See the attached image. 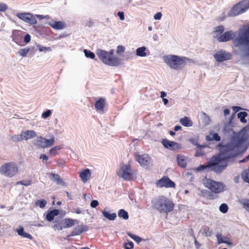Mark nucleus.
I'll return each instance as SVG.
<instances>
[{
  "label": "nucleus",
  "instance_id": "1",
  "mask_svg": "<svg viewBox=\"0 0 249 249\" xmlns=\"http://www.w3.org/2000/svg\"><path fill=\"white\" fill-rule=\"evenodd\" d=\"M247 138L243 135H238L233 136L230 142L226 144L219 143L217 145L219 150V155L213 156L207 165L200 164L195 168V170L199 172L209 168L216 174L221 173L228 166L227 163L220 164L221 162H227L242 156L247 150L249 144H244Z\"/></svg>",
  "mask_w": 249,
  "mask_h": 249
},
{
  "label": "nucleus",
  "instance_id": "2",
  "mask_svg": "<svg viewBox=\"0 0 249 249\" xmlns=\"http://www.w3.org/2000/svg\"><path fill=\"white\" fill-rule=\"evenodd\" d=\"M202 182L205 187L211 191L207 190L201 191V196L207 199L213 200L215 198L214 195L212 193L219 194L225 190L226 185L224 183L214 181L206 176L202 179Z\"/></svg>",
  "mask_w": 249,
  "mask_h": 249
},
{
  "label": "nucleus",
  "instance_id": "3",
  "mask_svg": "<svg viewBox=\"0 0 249 249\" xmlns=\"http://www.w3.org/2000/svg\"><path fill=\"white\" fill-rule=\"evenodd\" d=\"M152 207L160 213H166L172 212L175 207L172 200L164 196H159L151 200Z\"/></svg>",
  "mask_w": 249,
  "mask_h": 249
},
{
  "label": "nucleus",
  "instance_id": "4",
  "mask_svg": "<svg viewBox=\"0 0 249 249\" xmlns=\"http://www.w3.org/2000/svg\"><path fill=\"white\" fill-rule=\"evenodd\" d=\"M163 61L171 69L176 71L181 70L186 66L187 61L194 62L193 59L187 57L174 54L164 56Z\"/></svg>",
  "mask_w": 249,
  "mask_h": 249
},
{
  "label": "nucleus",
  "instance_id": "5",
  "mask_svg": "<svg viewBox=\"0 0 249 249\" xmlns=\"http://www.w3.org/2000/svg\"><path fill=\"white\" fill-rule=\"evenodd\" d=\"M96 54L103 63L108 66L116 67L119 66L121 63L120 58L118 57H111L107 51L98 49Z\"/></svg>",
  "mask_w": 249,
  "mask_h": 249
},
{
  "label": "nucleus",
  "instance_id": "6",
  "mask_svg": "<svg viewBox=\"0 0 249 249\" xmlns=\"http://www.w3.org/2000/svg\"><path fill=\"white\" fill-rule=\"evenodd\" d=\"M233 45L235 47L239 48L242 46H245L244 56L246 57H249V36L237 33V36L233 40Z\"/></svg>",
  "mask_w": 249,
  "mask_h": 249
},
{
  "label": "nucleus",
  "instance_id": "7",
  "mask_svg": "<svg viewBox=\"0 0 249 249\" xmlns=\"http://www.w3.org/2000/svg\"><path fill=\"white\" fill-rule=\"evenodd\" d=\"M18 171L17 165L13 162L4 163L0 167V173L7 178H12Z\"/></svg>",
  "mask_w": 249,
  "mask_h": 249
},
{
  "label": "nucleus",
  "instance_id": "8",
  "mask_svg": "<svg viewBox=\"0 0 249 249\" xmlns=\"http://www.w3.org/2000/svg\"><path fill=\"white\" fill-rule=\"evenodd\" d=\"M249 8V1H242L232 7L228 14L229 17H235L245 12Z\"/></svg>",
  "mask_w": 249,
  "mask_h": 249
},
{
  "label": "nucleus",
  "instance_id": "9",
  "mask_svg": "<svg viewBox=\"0 0 249 249\" xmlns=\"http://www.w3.org/2000/svg\"><path fill=\"white\" fill-rule=\"evenodd\" d=\"M236 32H233L232 30H229L224 32L222 35H217L216 39L219 42H226L231 40H233L236 39Z\"/></svg>",
  "mask_w": 249,
  "mask_h": 249
},
{
  "label": "nucleus",
  "instance_id": "10",
  "mask_svg": "<svg viewBox=\"0 0 249 249\" xmlns=\"http://www.w3.org/2000/svg\"><path fill=\"white\" fill-rule=\"evenodd\" d=\"M16 16L30 25H35L37 23L36 19L30 13H18L16 14Z\"/></svg>",
  "mask_w": 249,
  "mask_h": 249
},
{
  "label": "nucleus",
  "instance_id": "11",
  "mask_svg": "<svg viewBox=\"0 0 249 249\" xmlns=\"http://www.w3.org/2000/svg\"><path fill=\"white\" fill-rule=\"evenodd\" d=\"M157 187L159 188H174L176 184L167 176H163L156 182Z\"/></svg>",
  "mask_w": 249,
  "mask_h": 249
},
{
  "label": "nucleus",
  "instance_id": "12",
  "mask_svg": "<svg viewBox=\"0 0 249 249\" xmlns=\"http://www.w3.org/2000/svg\"><path fill=\"white\" fill-rule=\"evenodd\" d=\"M231 54L230 53L224 50H221L217 52L213 57L218 62H222L225 61L230 60L231 58Z\"/></svg>",
  "mask_w": 249,
  "mask_h": 249
},
{
  "label": "nucleus",
  "instance_id": "13",
  "mask_svg": "<svg viewBox=\"0 0 249 249\" xmlns=\"http://www.w3.org/2000/svg\"><path fill=\"white\" fill-rule=\"evenodd\" d=\"M130 167L129 165H123L120 168V172L118 175L125 180H131L133 178L132 174L130 173Z\"/></svg>",
  "mask_w": 249,
  "mask_h": 249
},
{
  "label": "nucleus",
  "instance_id": "14",
  "mask_svg": "<svg viewBox=\"0 0 249 249\" xmlns=\"http://www.w3.org/2000/svg\"><path fill=\"white\" fill-rule=\"evenodd\" d=\"M135 159L142 166H148L151 162V159L148 154L135 155Z\"/></svg>",
  "mask_w": 249,
  "mask_h": 249
},
{
  "label": "nucleus",
  "instance_id": "15",
  "mask_svg": "<svg viewBox=\"0 0 249 249\" xmlns=\"http://www.w3.org/2000/svg\"><path fill=\"white\" fill-rule=\"evenodd\" d=\"M24 32L20 30H14L12 31L11 37L12 40L17 44H19L23 38V34Z\"/></svg>",
  "mask_w": 249,
  "mask_h": 249
},
{
  "label": "nucleus",
  "instance_id": "16",
  "mask_svg": "<svg viewBox=\"0 0 249 249\" xmlns=\"http://www.w3.org/2000/svg\"><path fill=\"white\" fill-rule=\"evenodd\" d=\"M89 229V227L87 225H78L73 231H71V235H79L82 232L88 231Z\"/></svg>",
  "mask_w": 249,
  "mask_h": 249
},
{
  "label": "nucleus",
  "instance_id": "17",
  "mask_svg": "<svg viewBox=\"0 0 249 249\" xmlns=\"http://www.w3.org/2000/svg\"><path fill=\"white\" fill-rule=\"evenodd\" d=\"M188 158L181 154H178L176 160L178 166L181 168H185L187 163Z\"/></svg>",
  "mask_w": 249,
  "mask_h": 249
},
{
  "label": "nucleus",
  "instance_id": "18",
  "mask_svg": "<svg viewBox=\"0 0 249 249\" xmlns=\"http://www.w3.org/2000/svg\"><path fill=\"white\" fill-rule=\"evenodd\" d=\"M48 24L55 30H61L65 27V24L61 21H53L48 22Z\"/></svg>",
  "mask_w": 249,
  "mask_h": 249
},
{
  "label": "nucleus",
  "instance_id": "19",
  "mask_svg": "<svg viewBox=\"0 0 249 249\" xmlns=\"http://www.w3.org/2000/svg\"><path fill=\"white\" fill-rule=\"evenodd\" d=\"M21 134L23 141H27L29 139L34 138L36 136V134L34 130H27L22 131Z\"/></svg>",
  "mask_w": 249,
  "mask_h": 249
},
{
  "label": "nucleus",
  "instance_id": "20",
  "mask_svg": "<svg viewBox=\"0 0 249 249\" xmlns=\"http://www.w3.org/2000/svg\"><path fill=\"white\" fill-rule=\"evenodd\" d=\"M106 100L103 97L100 98L95 103V108L97 111H104Z\"/></svg>",
  "mask_w": 249,
  "mask_h": 249
},
{
  "label": "nucleus",
  "instance_id": "21",
  "mask_svg": "<svg viewBox=\"0 0 249 249\" xmlns=\"http://www.w3.org/2000/svg\"><path fill=\"white\" fill-rule=\"evenodd\" d=\"M90 176L91 172L88 168L83 170L79 174L81 180L84 182H86L90 178Z\"/></svg>",
  "mask_w": 249,
  "mask_h": 249
},
{
  "label": "nucleus",
  "instance_id": "22",
  "mask_svg": "<svg viewBox=\"0 0 249 249\" xmlns=\"http://www.w3.org/2000/svg\"><path fill=\"white\" fill-rule=\"evenodd\" d=\"M44 141V138H43L42 136H39L34 140L33 144L38 148H45Z\"/></svg>",
  "mask_w": 249,
  "mask_h": 249
},
{
  "label": "nucleus",
  "instance_id": "23",
  "mask_svg": "<svg viewBox=\"0 0 249 249\" xmlns=\"http://www.w3.org/2000/svg\"><path fill=\"white\" fill-rule=\"evenodd\" d=\"M161 143L165 148L171 150L174 149L175 145L176 144V142L169 141L166 139H163Z\"/></svg>",
  "mask_w": 249,
  "mask_h": 249
},
{
  "label": "nucleus",
  "instance_id": "24",
  "mask_svg": "<svg viewBox=\"0 0 249 249\" xmlns=\"http://www.w3.org/2000/svg\"><path fill=\"white\" fill-rule=\"evenodd\" d=\"M16 231L17 232L18 235L22 237L29 238L31 240L33 238L32 235L24 231V228L21 226H20L18 229H16Z\"/></svg>",
  "mask_w": 249,
  "mask_h": 249
},
{
  "label": "nucleus",
  "instance_id": "25",
  "mask_svg": "<svg viewBox=\"0 0 249 249\" xmlns=\"http://www.w3.org/2000/svg\"><path fill=\"white\" fill-rule=\"evenodd\" d=\"M180 124L185 127L192 126L193 124L192 121L188 117L181 118L179 121Z\"/></svg>",
  "mask_w": 249,
  "mask_h": 249
},
{
  "label": "nucleus",
  "instance_id": "26",
  "mask_svg": "<svg viewBox=\"0 0 249 249\" xmlns=\"http://www.w3.org/2000/svg\"><path fill=\"white\" fill-rule=\"evenodd\" d=\"M102 213L105 218L111 221L114 220L117 217L116 213H110L105 210L102 211Z\"/></svg>",
  "mask_w": 249,
  "mask_h": 249
},
{
  "label": "nucleus",
  "instance_id": "27",
  "mask_svg": "<svg viewBox=\"0 0 249 249\" xmlns=\"http://www.w3.org/2000/svg\"><path fill=\"white\" fill-rule=\"evenodd\" d=\"M146 48L145 46H142L138 48L136 50V55L138 56L145 57L147 55Z\"/></svg>",
  "mask_w": 249,
  "mask_h": 249
},
{
  "label": "nucleus",
  "instance_id": "28",
  "mask_svg": "<svg viewBox=\"0 0 249 249\" xmlns=\"http://www.w3.org/2000/svg\"><path fill=\"white\" fill-rule=\"evenodd\" d=\"M241 34L249 36V24H244L237 31Z\"/></svg>",
  "mask_w": 249,
  "mask_h": 249
},
{
  "label": "nucleus",
  "instance_id": "29",
  "mask_svg": "<svg viewBox=\"0 0 249 249\" xmlns=\"http://www.w3.org/2000/svg\"><path fill=\"white\" fill-rule=\"evenodd\" d=\"M241 177L244 182L249 183V166L248 169H244L242 172Z\"/></svg>",
  "mask_w": 249,
  "mask_h": 249
},
{
  "label": "nucleus",
  "instance_id": "30",
  "mask_svg": "<svg viewBox=\"0 0 249 249\" xmlns=\"http://www.w3.org/2000/svg\"><path fill=\"white\" fill-rule=\"evenodd\" d=\"M237 116L241 123H245L247 122L246 117H247L248 113L246 111H240L237 113Z\"/></svg>",
  "mask_w": 249,
  "mask_h": 249
},
{
  "label": "nucleus",
  "instance_id": "31",
  "mask_svg": "<svg viewBox=\"0 0 249 249\" xmlns=\"http://www.w3.org/2000/svg\"><path fill=\"white\" fill-rule=\"evenodd\" d=\"M118 216L124 220H127L129 218L128 213L124 209H120L118 213Z\"/></svg>",
  "mask_w": 249,
  "mask_h": 249
},
{
  "label": "nucleus",
  "instance_id": "32",
  "mask_svg": "<svg viewBox=\"0 0 249 249\" xmlns=\"http://www.w3.org/2000/svg\"><path fill=\"white\" fill-rule=\"evenodd\" d=\"M65 222V224L68 228L72 227L75 223H78V221L76 219H73L71 218H65L64 219Z\"/></svg>",
  "mask_w": 249,
  "mask_h": 249
},
{
  "label": "nucleus",
  "instance_id": "33",
  "mask_svg": "<svg viewBox=\"0 0 249 249\" xmlns=\"http://www.w3.org/2000/svg\"><path fill=\"white\" fill-rule=\"evenodd\" d=\"M55 142V138L53 135H52L51 137V139H47L45 138V148L49 147L50 146H53Z\"/></svg>",
  "mask_w": 249,
  "mask_h": 249
},
{
  "label": "nucleus",
  "instance_id": "34",
  "mask_svg": "<svg viewBox=\"0 0 249 249\" xmlns=\"http://www.w3.org/2000/svg\"><path fill=\"white\" fill-rule=\"evenodd\" d=\"M127 235L132 239H133L135 242H136L137 243H139L140 242L144 240L141 237L134 234L130 232H127Z\"/></svg>",
  "mask_w": 249,
  "mask_h": 249
},
{
  "label": "nucleus",
  "instance_id": "35",
  "mask_svg": "<svg viewBox=\"0 0 249 249\" xmlns=\"http://www.w3.org/2000/svg\"><path fill=\"white\" fill-rule=\"evenodd\" d=\"M47 203V201L44 199L36 200L35 202V205L42 209L45 207Z\"/></svg>",
  "mask_w": 249,
  "mask_h": 249
},
{
  "label": "nucleus",
  "instance_id": "36",
  "mask_svg": "<svg viewBox=\"0 0 249 249\" xmlns=\"http://www.w3.org/2000/svg\"><path fill=\"white\" fill-rule=\"evenodd\" d=\"M240 203L246 211H249V199H243L240 201Z\"/></svg>",
  "mask_w": 249,
  "mask_h": 249
},
{
  "label": "nucleus",
  "instance_id": "37",
  "mask_svg": "<svg viewBox=\"0 0 249 249\" xmlns=\"http://www.w3.org/2000/svg\"><path fill=\"white\" fill-rule=\"evenodd\" d=\"M203 233L206 236H211L213 234V230L208 226H205L203 229Z\"/></svg>",
  "mask_w": 249,
  "mask_h": 249
},
{
  "label": "nucleus",
  "instance_id": "38",
  "mask_svg": "<svg viewBox=\"0 0 249 249\" xmlns=\"http://www.w3.org/2000/svg\"><path fill=\"white\" fill-rule=\"evenodd\" d=\"M32 184V180L31 179L23 180L17 181L16 183L17 185L21 184L25 186H28Z\"/></svg>",
  "mask_w": 249,
  "mask_h": 249
},
{
  "label": "nucleus",
  "instance_id": "39",
  "mask_svg": "<svg viewBox=\"0 0 249 249\" xmlns=\"http://www.w3.org/2000/svg\"><path fill=\"white\" fill-rule=\"evenodd\" d=\"M225 30V28L223 25H219L214 28V33L219 35H222Z\"/></svg>",
  "mask_w": 249,
  "mask_h": 249
},
{
  "label": "nucleus",
  "instance_id": "40",
  "mask_svg": "<svg viewBox=\"0 0 249 249\" xmlns=\"http://www.w3.org/2000/svg\"><path fill=\"white\" fill-rule=\"evenodd\" d=\"M84 53L85 55L87 58H90L91 59H94L95 57V55L94 53L88 50L87 49L84 50Z\"/></svg>",
  "mask_w": 249,
  "mask_h": 249
},
{
  "label": "nucleus",
  "instance_id": "41",
  "mask_svg": "<svg viewBox=\"0 0 249 249\" xmlns=\"http://www.w3.org/2000/svg\"><path fill=\"white\" fill-rule=\"evenodd\" d=\"M30 51V48L28 47L25 48L23 49H21L18 51V54L21 56L22 57L26 56L27 53H29Z\"/></svg>",
  "mask_w": 249,
  "mask_h": 249
},
{
  "label": "nucleus",
  "instance_id": "42",
  "mask_svg": "<svg viewBox=\"0 0 249 249\" xmlns=\"http://www.w3.org/2000/svg\"><path fill=\"white\" fill-rule=\"evenodd\" d=\"M61 149V147L60 145L55 146L52 147L49 150V153L53 156H55L57 154V151Z\"/></svg>",
  "mask_w": 249,
  "mask_h": 249
},
{
  "label": "nucleus",
  "instance_id": "43",
  "mask_svg": "<svg viewBox=\"0 0 249 249\" xmlns=\"http://www.w3.org/2000/svg\"><path fill=\"white\" fill-rule=\"evenodd\" d=\"M11 140H12L14 142H18L23 141V139L22 138L21 134L19 135H14L11 136Z\"/></svg>",
  "mask_w": 249,
  "mask_h": 249
},
{
  "label": "nucleus",
  "instance_id": "44",
  "mask_svg": "<svg viewBox=\"0 0 249 249\" xmlns=\"http://www.w3.org/2000/svg\"><path fill=\"white\" fill-rule=\"evenodd\" d=\"M36 46L40 52H51L52 51V49L50 47H43L39 44L37 45Z\"/></svg>",
  "mask_w": 249,
  "mask_h": 249
},
{
  "label": "nucleus",
  "instance_id": "45",
  "mask_svg": "<svg viewBox=\"0 0 249 249\" xmlns=\"http://www.w3.org/2000/svg\"><path fill=\"white\" fill-rule=\"evenodd\" d=\"M219 211L223 213H226L228 211V206L226 203H222L219 206Z\"/></svg>",
  "mask_w": 249,
  "mask_h": 249
},
{
  "label": "nucleus",
  "instance_id": "46",
  "mask_svg": "<svg viewBox=\"0 0 249 249\" xmlns=\"http://www.w3.org/2000/svg\"><path fill=\"white\" fill-rule=\"evenodd\" d=\"M59 178L60 176L58 174L53 173L50 174L49 178L54 182H56Z\"/></svg>",
  "mask_w": 249,
  "mask_h": 249
},
{
  "label": "nucleus",
  "instance_id": "47",
  "mask_svg": "<svg viewBox=\"0 0 249 249\" xmlns=\"http://www.w3.org/2000/svg\"><path fill=\"white\" fill-rule=\"evenodd\" d=\"M54 218V215L53 214L52 212L50 211H48L46 215V219L49 222H51L53 220Z\"/></svg>",
  "mask_w": 249,
  "mask_h": 249
},
{
  "label": "nucleus",
  "instance_id": "48",
  "mask_svg": "<svg viewBox=\"0 0 249 249\" xmlns=\"http://www.w3.org/2000/svg\"><path fill=\"white\" fill-rule=\"evenodd\" d=\"M216 237L217 240V244H219V240H220V239H221L222 241H229V238L227 236H224L223 237L222 236L221 234L220 233H217L216 235Z\"/></svg>",
  "mask_w": 249,
  "mask_h": 249
},
{
  "label": "nucleus",
  "instance_id": "49",
  "mask_svg": "<svg viewBox=\"0 0 249 249\" xmlns=\"http://www.w3.org/2000/svg\"><path fill=\"white\" fill-rule=\"evenodd\" d=\"M124 249H133L134 247V244L132 241H128L127 243H124Z\"/></svg>",
  "mask_w": 249,
  "mask_h": 249
},
{
  "label": "nucleus",
  "instance_id": "50",
  "mask_svg": "<svg viewBox=\"0 0 249 249\" xmlns=\"http://www.w3.org/2000/svg\"><path fill=\"white\" fill-rule=\"evenodd\" d=\"M54 224L53 226V228L54 229V230H58V231H61L62 230V227L60 226V222L59 220L56 221L55 220L54 222Z\"/></svg>",
  "mask_w": 249,
  "mask_h": 249
},
{
  "label": "nucleus",
  "instance_id": "51",
  "mask_svg": "<svg viewBox=\"0 0 249 249\" xmlns=\"http://www.w3.org/2000/svg\"><path fill=\"white\" fill-rule=\"evenodd\" d=\"M51 114L52 111L50 109H48L42 113L41 116L43 118L46 119L51 116Z\"/></svg>",
  "mask_w": 249,
  "mask_h": 249
},
{
  "label": "nucleus",
  "instance_id": "52",
  "mask_svg": "<svg viewBox=\"0 0 249 249\" xmlns=\"http://www.w3.org/2000/svg\"><path fill=\"white\" fill-rule=\"evenodd\" d=\"M125 51V48L122 45H119L117 48L116 53L117 54H120L124 53Z\"/></svg>",
  "mask_w": 249,
  "mask_h": 249
},
{
  "label": "nucleus",
  "instance_id": "53",
  "mask_svg": "<svg viewBox=\"0 0 249 249\" xmlns=\"http://www.w3.org/2000/svg\"><path fill=\"white\" fill-rule=\"evenodd\" d=\"M8 8L7 5L4 3L0 2V11L4 12Z\"/></svg>",
  "mask_w": 249,
  "mask_h": 249
},
{
  "label": "nucleus",
  "instance_id": "54",
  "mask_svg": "<svg viewBox=\"0 0 249 249\" xmlns=\"http://www.w3.org/2000/svg\"><path fill=\"white\" fill-rule=\"evenodd\" d=\"M23 40L25 43H29L31 40V36L29 34H26L23 37Z\"/></svg>",
  "mask_w": 249,
  "mask_h": 249
},
{
  "label": "nucleus",
  "instance_id": "55",
  "mask_svg": "<svg viewBox=\"0 0 249 249\" xmlns=\"http://www.w3.org/2000/svg\"><path fill=\"white\" fill-rule=\"evenodd\" d=\"M232 109L234 111L235 114L240 110H244V109L239 106H232Z\"/></svg>",
  "mask_w": 249,
  "mask_h": 249
},
{
  "label": "nucleus",
  "instance_id": "56",
  "mask_svg": "<svg viewBox=\"0 0 249 249\" xmlns=\"http://www.w3.org/2000/svg\"><path fill=\"white\" fill-rule=\"evenodd\" d=\"M213 141L214 140L216 142H219L221 140V138L220 136L217 133H214L213 134Z\"/></svg>",
  "mask_w": 249,
  "mask_h": 249
},
{
  "label": "nucleus",
  "instance_id": "57",
  "mask_svg": "<svg viewBox=\"0 0 249 249\" xmlns=\"http://www.w3.org/2000/svg\"><path fill=\"white\" fill-rule=\"evenodd\" d=\"M90 205L92 208H95L99 205V202L97 200H92Z\"/></svg>",
  "mask_w": 249,
  "mask_h": 249
},
{
  "label": "nucleus",
  "instance_id": "58",
  "mask_svg": "<svg viewBox=\"0 0 249 249\" xmlns=\"http://www.w3.org/2000/svg\"><path fill=\"white\" fill-rule=\"evenodd\" d=\"M65 163V161L62 159H59L57 161V164L59 167H63Z\"/></svg>",
  "mask_w": 249,
  "mask_h": 249
},
{
  "label": "nucleus",
  "instance_id": "59",
  "mask_svg": "<svg viewBox=\"0 0 249 249\" xmlns=\"http://www.w3.org/2000/svg\"><path fill=\"white\" fill-rule=\"evenodd\" d=\"M204 116V120L207 124H209L211 122V119L208 115L205 113H203Z\"/></svg>",
  "mask_w": 249,
  "mask_h": 249
},
{
  "label": "nucleus",
  "instance_id": "60",
  "mask_svg": "<svg viewBox=\"0 0 249 249\" xmlns=\"http://www.w3.org/2000/svg\"><path fill=\"white\" fill-rule=\"evenodd\" d=\"M161 16H162L161 13L160 12H158L154 15V18L156 20H160L161 19Z\"/></svg>",
  "mask_w": 249,
  "mask_h": 249
},
{
  "label": "nucleus",
  "instance_id": "61",
  "mask_svg": "<svg viewBox=\"0 0 249 249\" xmlns=\"http://www.w3.org/2000/svg\"><path fill=\"white\" fill-rule=\"evenodd\" d=\"M57 184L58 185H61L62 186H65L66 185L65 182L63 181V179L61 178L60 177L58 179L57 181L56 182Z\"/></svg>",
  "mask_w": 249,
  "mask_h": 249
},
{
  "label": "nucleus",
  "instance_id": "62",
  "mask_svg": "<svg viewBox=\"0 0 249 249\" xmlns=\"http://www.w3.org/2000/svg\"><path fill=\"white\" fill-rule=\"evenodd\" d=\"M117 15L119 16L121 20H124V16L123 12H118Z\"/></svg>",
  "mask_w": 249,
  "mask_h": 249
},
{
  "label": "nucleus",
  "instance_id": "63",
  "mask_svg": "<svg viewBox=\"0 0 249 249\" xmlns=\"http://www.w3.org/2000/svg\"><path fill=\"white\" fill-rule=\"evenodd\" d=\"M50 211L52 212L53 214L54 215V217L55 216H57L60 213L59 210L56 209L51 210Z\"/></svg>",
  "mask_w": 249,
  "mask_h": 249
},
{
  "label": "nucleus",
  "instance_id": "64",
  "mask_svg": "<svg viewBox=\"0 0 249 249\" xmlns=\"http://www.w3.org/2000/svg\"><path fill=\"white\" fill-rule=\"evenodd\" d=\"M93 25H94V22L92 20H89V21H88L86 22V23L85 24V26L91 27Z\"/></svg>",
  "mask_w": 249,
  "mask_h": 249
}]
</instances>
